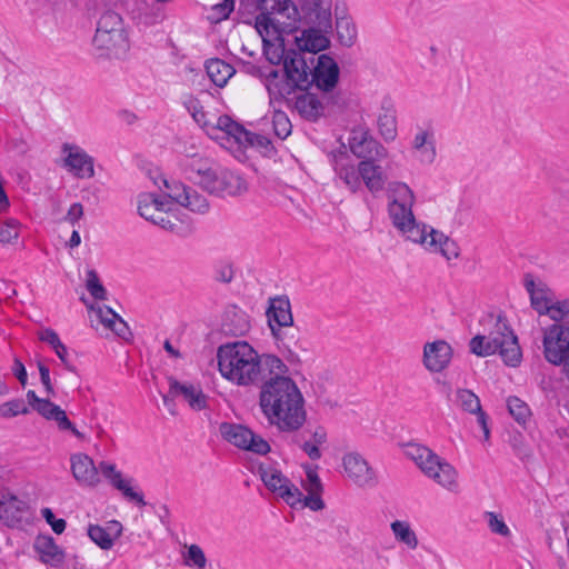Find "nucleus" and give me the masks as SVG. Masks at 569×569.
<instances>
[{
  "mask_svg": "<svg viewBox=\"0 0 569 569\" xmlns=\"http://www.w3.org/2000/svg\"><path fill=\"white\" fill-rule=\"evenodd\" d=\"M405 455L417 465L422 473L439 458L431 449L419 443L406 445Z\"/></svg>",
  "mask_w": 569,
  "mask_h": 569,
  "instance_id": "35",
  "label": "nucleus"
},
{
  "mask_svg": "<svg viewBox=\"0 0 569 569\" xmlns=\"http://www.w3.org/2000/svg\"><path fill=\"white\" fill-rule=\"evenodd\" d=\"M295 109L309 121H316L323 114V104L317 96L309 92L296 97Z\"/></svg>",
  "mask_w": 569,
  "mask_h": 569,
  "instance_id": "27",
  "label": "nucleus"
},
{
  "mask_svg": "<svg viewBox=\"0 0 569 569\" xmlns=\"http://www.w3.org/2000/svg\"><path fill=\"white\" fill-rule=\"evenodd\" d=\"M338 39L345 47H351L357 39V28L350 18L342 17L336 21Z\"/></svg>",
  "mask_w": 569,
  "mask_h": 569,
  "instance_id": "41",
  "label": "nucleus"
},
{
  "mask_svg": "<svg viewBox=\"0 0 569 569\" xmlns=\"http://www.w3.org/2000/svg\"><path fill=\"white\" fill-rule=\"evenodd\" d=\"M221 184L220 197L239 196L248 189L246 180L228 169L221 170Z\"/></svg>",
  "mask_w": 569,
  "mask_h": 569,
  "instance_id": "38",
  "label": "nucleus"
},
{
  "mask_svg": "<svg viewBox=\"0 0 569 569\" xmlns=\"http://www.w3.org/2000/svg\"><path fill=\"white\" fill-rule=\"evenodd\" d=\"M453 357L452 347L443 339L426 342L422 349V365L430 373H440L449 366Z\"/></svg>",
  "mask_w": 569,
  "mask_h": 569,
  "instance_id": "15",
  "label": "nucleus"
},
{
  "mask_svg": "<svg viewBox=\"0 0 569 569\" xmlns=\"http://www.w3.org/2000/svg\"><path fill=\"white\" fill-rule=\"evenodd\" d=\"M19 237L18 221L9 220L0 224V242L10 243Z\"/></svg>",
  "mask_w": 569,
  "mask_h": 569,
  "instance_id": "54",
  "label": "nucleus"
},
{
  "mask_svg": "<svg viewBox=\"0 0 569 569\" xmlns=\"http://www.w3.org/2000/svg\"><path fill=\"white\" fill-rule=\"evenodd\" d=\"M12 372L22 386L27 383L28 375L26 367L18 358L13 360Z\"/></svg>",
  "mask_w": 569,
  "mask_h": 569,
  "instance_id": "61",
  "label": "nucleus"
},
{
  "mask_svg": "<svg viewBox=\"0 0 569 569\" xmlns=\"http://www.w3.org/2000/svg\"><path fill=\"white\" fill-rule=\"evenodd\" d=\"M209 136L212 139L226 141L229 147H233L236 144L239 148H263L270 143L269 139L246 130L241 124L233 121L229 116H220L217 119L216 126H212L209 129Z\"/></svg>",
  "mask_w": 569,
  "mask_h": 569,
  "instance_id": "7",
  "label": "nucleus"
},
{
  "mask_svg": "<svg viewBox=\"0 0 569 569\" xmlns=\"http://www.w3.org/2000/svg\"><path fill=\"white\" fill-rule=\"evenodd\" d=\"M122 526L118 521L109 522L108 529L98 525H91L88 528V536L97 543L101 549L109 550L113 546V538L111 535L119 536L121 533Z\"/></svg>",
  "mask_w": 569,
  "mask_h": 569,
  "instance_id": "33",
  "label": "nucleus"
},
{
  "mask_svg": "<svg viewBox=\"0 0 569 569\" xmlns=\"http://www.w3.org/2000/svg\"><path fill=\"white\" fill-rule=\"evenodd\" d=\"M29 407L23 399H13L0 405V417L9 419L19 415H28Z\"/></svg>",
  "mask_w": 569,
  "mask_h": 569,
  "instance_id": "45",
  "label": "nucleus"
},
{
  "mask_svg": "<svg viewBox=\"0 0 569 569\" xmlns=\"http://www.w3.org/2000/svg\"><path fill=\"white\" fill-rule=\"evenodd\" d=\"M391 201L388 212L395 228L416 243L422 244L431 252L441 253L447 260L457 259L460 254L459 246L448 236L426 224L417 223L412 206L415 203L413 191L403 182L389 184Z\"/></svg>",
  "mask_w": 569,
  "mask_h": 569,
  "instance_id": "2",
  "label": "nucleus"
},
{
  "mask_svg": "<svg viewBox=\"0 0 569 569\" xmlns=\"http://www.w3.org/2000/svg\"><path fill=\"white\" fill-rule=\"evenodd\" d=\"M547 315L553 321H561L565 318H569V299L557 301L547 308Z\"/></svg>",
  "mask_w": 569,
  "mask_h": 569,
  "instance_id": "53",
  "label": "nucleus"
},
{
  "mask_svg": "<svg viewBox=\"0 0 569 569\" xmlns=\"http://www.w3.org/2000/svg\"><path fill=\"white\" fill-rule=\"evenodd\" d=\"M67 153L64 159L66 167L78 178H91L94 174L93 159L77 146H63Z\"/></svg>",
  "mask_w": 569,
  "mask_h": 569,
  "instance_id": "23",
  "label": "nucleus"
},
{
  "mask_svg": "<svg viewBox=\"0 0 569 569\" xmlns=\"http://www.w3.org/2000/svg\"><path fill=\"white\" fill-rule=\"evenodd\" d=\"M26 509V503L12 495H0V520L8 525L18 522Z\"/></svg>",
  "mask_w": 569,
  "mask_h": 569,
  "instance_id": "34",
  "label": "nucleus"
},
{
  "mask_svg": "<svg viewBox=\"0 0 569 569\" xmlns=\"http://www.w3.org/2000/svg\"><path fill=\"white\" fill-rule=\"evenodd\" d=\"M56 355L58 358L62 361V363L66 366V368L69 371H74V367L69 362L68 360V350L67 347L60 342L54 349Z\"/></svg>",
  "mask_w": 569,
  "mask_h": 569,
  "instance_id": "64",
  "label": "nucleus"
},
{
  "mask_svg": "<svg viewBox=\"0 0 569 569\" xmlns=\"http://www.w3.org/2000/svg\"><path fill=\"white\" fill-rule=\"evenodd\" d=\"M378 127L381 136L387 141H391L396 138L397 126L396 118L392 114L383 113L378 118Z\"/></svg>",
  "mask_w": 569,
  "mask_h": 569,
  "instance_id": "49",
  "label": "nucleus"
},
{
  "mask_svg": "<svg viewBox=\"0 0 569 569\" xmlns=\"http://www.w3.org/2000/svg\"><path fill=\"white\" fill-rule=\"evenodd\" d=\"M338 174L341 180L346 183V186L352 191L356 192L361 187V176L359 173V166L356 168L355 166H341L338 169Z\"/></svg>",
  "mask_w": 569,
  "mask_h": 569,
  "instance_id": "43",
  "label": "nucleus"
},
{
  "mask_svg": "<svg viewBox=\"0 0 569 569\" xmlns=\"http://www.w3.org/2000/svg\"><path fill=\"white\" fill-rule=\"evenodd\" d=\"M27 399L33 410L47 420H53L60 431H69L81 441L87 439L86 435L76 428L69 420L66 411L58 405L51 402L49 399L39 398L33 390L27 392Z\"/></svg>",
  "mask_w": 569,
  "mask_h": 569,
  "instance_id": "12",
  "label": "nucleus"
},
{
  "mask_svg": "<svg viewBox=\"0 0 569 569\" xmlns=\"http://www.w3.org/2000/svg\"><path fill=\"white\" fill-rule=\"evenodd\" d=\"M37 365H38V370H39V373H40V380H41V383L43 385V387L46 389L47 395L48 396H54V389H53V386L51 383L49 368L42 361H38Z\"/></svg>",
  "mask_w": 569,
  "mask_h": 569,
  "instance_id": "56",
  "label": "nucleus"
},
{
  "mask_svg": "<svg viewBox=\"0 0 569 569\" xmlns=\"http://www.w3.org/2000/svg\"><path fill=\"white\" fill-rule=\"evenodd\" d=\"M306 9L309 19L321 30L331 29L330 4L323 0H306Z\"/></svg>",
  "mask_w": 569,
  "mask_h": 569,
  "instance_id": "31",
  "label": "nucleus"
},
{
  "mask_svg": "<svg viewBox=\"0 0 569 569\" xmlns=\"http://www.w3.org/2000/svg\"><path fill=\"white\" fill-rule=\"evenodd\" d=\"M257 8L256 29L264 39L296 30L299 11L291 0H257Z\"/></svg>",
  "mask_w": 569,
  "mask_h": 569,
  "instance_id": "5",
  "label": "nucleus"
},
{
  "mask_svg": "<svg viewBox=\"0 0 569 569\" xmlns=\"http://www.w3.org/2000/svg\"><path fill=\"white\" fill-rule=\"evenodd\" d=\"M221 170L222 168H219L216 166V168L209 173L208 178L202 182L200 188L206 190L207 192L216 196H220L221 193Z\"/></svg>",
  "mask_w": 569,
  "mask_h": 569,
  "instance_id": "51",
  "label": "nucleus"
},
{
  "mask_svg": "<svg viewBox=\"0 0 569 569\" xmlns=\"http://www.w3.org/2000/svg\"><path fill=\"white\" fill-rule=\"evenodd\" d=\"M339 79V67L337 62L327 54L317 57L315 67H312L310 86L316 87L322 91H331Z\"/></svg>",
  "mask_w": 569,
  "mask_h": 569,
  "instance_id": "19",
  "label": "nucleus"
},
{
  "mask_svg": "<svg viewBox=\"0 0 569 569\" xmlns=\"http://www.w3.org/2000/svg\"><path fill=\"white\" fill-rule=\"evenodd\" d=\"M219 432L226 441L240 449L258 455H266L270 451V445L262 437L242 425L222 422L219 426Z\"/></svg>",
  "mask_w": 569,
  "mask_h": 569,
  "instance_id": "10",
  "label": "nucleus"
},
{
  "mask_svg": "<svg viewBox=\"0 0 569 569\" xmlns=\"http://www.w3.org/2000/svg\"><path fill=\"white\" fill-rule=\"evenodd\" d=\"M250 327L249 317L243 310L237 307L226 310L222 320V330L226 335L241 337L250 330Z\"/></svg>",
  "mask_w": 569,
  "mask_h": 569,
  "instance_id": "26",
  "label": "nucleus"
},
{
  "mask_svg": "<svg viewBox=\"0 0 569 569\" xmlns=\"http://www.w3.org/2000/svg\"><path fill=\"white\" fill-rule=\"evenodd\" d=\"M423 475L450 492L457 493L460 490L458 471L440 456Z\"/></svg>",
  "mask_w": 569,
  "mask_h": 569,
  "instance_id": "21",
  "label": "nucleus"
},
{
  "mask_svg": "<svg viewBox=\"0 0 569 569\" xmlns=\"http://www.w3.org/2000/svg\"><path fill=\"white\" fill-rule=\"evenodd\" d=\"M488 338L490 343L495 346V353L499 352L507 366L517 367L520 363L522 352L518 338L505 319L498 317Z\"/></svg>",
  "mask_w": 569,
  "mask_h": 569,
  "instance_id": "8",
  "label": "nucleus"
},
{
  "mask_svg": "<svg viewBox=\"0 0 569 569\" xmlns=\"http://www.w3.org/2000/svg\"><path fill=\"white\" fill-rule=\"evenodd\" d=\"M42 517L51 526L52 530L60 535L64 531L67 522L64 519H57L50 508H43L41 510Z\"/></svg>",
  "mask_w": 569,
  "mask_h": 569,
  "instance_id": "55",
  "label": "nucleus"
},
{
  "mask_svg": "<svg viewBox=\"0 0 569 569\" xmlns=\"http://www.w3.org/2000/svg\"><path fill=\"white\" fill-rule=\"evenodd\" d=\"M38 338L41 341L47 342L52 349L61 342L58 333L51 328H46L39 331Z\"/></svg>",
  "mask_w": 569,
  "mask_h": 569,
  "instance_id": "59",
  "label": "nucleus"
},
{
  "mask_svg": "<svg viewBox=\"0 0 569 569\" xmlns=\"http://www.w3.org/2000/svg\"><path fill=\"white\" fill-rule=\"evenodd\" d=\"M192 117L197 123H199L202 128L206 129L207 133L209 134V129L213 126L208 123L206 120V112L202 110V107L197 108L193 107Z\"/></svg>",
  "mask_w": 569,
  "mask_h": 569,
  "instance_id": "63",
  "label": "nucleus"
},
{
  "mask_svg": "<svg viewBox=\"0 0 569 569\" xmlns=\"http://www.w3.org/2000/svg\"><path fill=\"white\" fill-rule=\"evenodd\" d=\"M303 507H308L309 509L313 511H319L325 508V502L321 498V493H313L303 496L301 502Z\"/></svg>",
  "mask_w": 569,
  "mask_h": 569,
  "instance_id": "57",
  "label": "nucleus"
},
{
  "mask_svg": "<svg viewBox=\"0 0 569 569\" xmlns=\"http://www.w3.org/2000/svg\"><path fill=\"white\" fill-rule=\"evenodd\" d=\"M306 480L302 482L303 489L308 495L322 493L323 487L316 468L306 467Z\"/></svg>",
  "mask_w": 569,
  "mask_h": 569,
  "instance_id": "50",
  "label": "nucleus"
},
{
  "mask_svg": "<svg viewBox=\"0 0 569 569\" xmlns=\"http://www.w3.org/2000/svg\"><path fill=\"white\" fill-rule=\"evenodd\" d=\"M351 152L362 159H385L387 150L369 133L365 127L352 129L349 138Z\"/></svg>",
  "mask_w": 569,
  "mask_h": 569,
  "instance_id": "16",
  "label": "nucleus"
},
{
  "mask_svg": "<svg viewBox=\"0 0 569 569\" xmlns=\"http://www.w3.org/2000/svg\"><path fill=\"white\" fill-rule=\"evenodd\" d=\"M342 467L347 478L358 488H375L379 476L369 461L359 452H348L342 457Z\"/></svg>",
  "mask_w": 569,
  "mask_h": 569,
  "instance_id": "11",
  "label": "nucleus"
},
{
  "mask_svg": "<svg viewBox=\"0 0 569 569\" xmlns=\"http://www.w3.org/2000/svg\"><path fill=\"white\" fill-rule=\"evenodd\" d=\"M83 216V206L80 202L72 203L63 220L74 226Z\"/></svg>",
  "mask_w": 569,
  "mask_h": 569,
  "instance_id": "58",
  "label": "nucleus"
},
{
  "mask_svg": "<svg viewBox=\"0 0 569 569\" xmlns=\"http://www.w3.org/2000/svg\"><path fill=\"white\" fill-rule=\"evenodd\" d=\"M508 410L510 415L519 423H526L530 417V409L528 405L518 397H509L507 400Z\"/></svg>",
  "mask_w": 569,
  "mask_h": 569,
  "instance_id": "44",
  "label": "nucleus"
},
{
  "mask_svg": "<svg viewBox=\"0 0 569 569\" xmlns=\"http://www.w3.org/2000/svg\"><path fill=\"white\" fill-rule=\"evenodd\" d=\"M485 518L492 533L499 535L501 537L510 536V529L500 515L492 511H487L485 512Z\"/></svg>",
  "mask_w": 569,
  "mask_h": 569,
  "instance_id": "47",
  "label": "nucleus"
},
{
  "mask_svg": "<svg viewBox=\"0 0 569 569\" xmlns=\"http://www.w3.org/2000/svg\"><path fill=\"white\" fill-rule=\"evenodd\" d=\"M412 149L420 162H433L436 158L433 133L427 130L419 131L413 138Z\"/></svg>",
  "mask_w": 569,
  "mask_h": 569,
  "instance_id": "32",
  "label": "nucleus"
},
{
  "mask_svg": "<svg viewBox=\"0 0 569 569\" xmlns=\"http://www.w3.org/2000/svg\"><path fill=\"white\" fill-rule=\"evenodd\" d=\"M93 46L102 57L120 58L129 50V40L122 18L114 11H106L98 21Z\"/></svg>",
  "mask_w": 569,
  "mask_h": 569,
  "instance_id": "6",
  "label": "nucleus"
},
{
  "mask_svg": "<svg viewBox=\"0 0 569 569\" xmlns=\"http://www.w3.org/2000/svg\"><path fill=\"white\" fill-rule=\"evenodd\" d=\"M301 449L307 453V456L311 460H319L321 458V451L319 449V446L311 441L303 442Z\"/></svg>",
  "mask_w": 569,
  "mask_h": 569,
  "instance_id": "62",
  "label": "nucleus"
},
{
  "mask_svg": "<svg viewBox=\"0 0 569 569\" xmlns=\"http://www.w3.org/2000/svg\"><path fill=\"white\" fill-rule=\"evenodd\" d=\"M154 184H157L160 189L163 188L164 193L170 199L178 202L182 207H186L190 211L204 213L209 209V202L207 198L181 181H170L164 177H159L154 180Z\"/></svg>",
  "mask_w": 569,
  "mask_h": 569,
  "instance_id": "9",
  "label": "nucleus"
},
{
  "mask_svg": "<svg viewBox=\"0 0 569 569\" xmlns=\"http://www.w3.org/2000/svg\"><path fill=\"white\" fill-rule=\"evenodd\" d=\"M377 159H366L359 162L361 182L365 183L371 193L383 190L387 178L382 168L375 163Z\"/></svg>",
  "mask_w": 569,
  "mask_h": 569,
  "instance_id": "25",
  "label": "nucleus"
},
{
  "mask_svg": "<svg viewBox=\"0 0 569 569\" xmlns=\"http://www.w3.org/2000/svg\"><path fill=\"white\" fill-rule=\"evenodd\" d=\"M96 316L100 323H102L107 329L112 330L119 337L124 338L130 333L126 321H123L122 318H120L111 308L99 307L96 310Z\"/></svg>",
  "mask_w": 569,
  "mask_h": 569,
  "instance_id": "36",
  "label": "nucleus"
},
{
  "mask_svg": "<svg viewBox=\"0 0 569 569\" xmlns=\"http://www.w3.org/2000/svg\"><path fill=\"white\" fill-rule=\"evenodd\" d=\"M99 473L101 472L102 476L110 482L112 487L121 491L126 499L136 502L140 507H144L147 505L143 498V493L134 490L130 486L132 481L131 479L122 478V473L119 470H117L116 465L107 461H101L99 463Z\"/></svg>",
  "mask_w": 569,
  "mask_h": 569,
  "instance_id": "20",
  "label": "nucleus"
},
{
  "mask_svg": "<svg viewBox=\"0 0 569 569\" xmlns=\"http://www.w3.org/2000/svg\"><path fill=\"white\" fill-rule=\"evenodd\" d=\"M278 370L259 387V408L270 426L295 432L307 419L305 398L283 361Z\"/></svg>",
  "mask_w": 569,
  "mask_h": 569,
  "instance_id": "1",
  "label": "nucleus"
},
{
  "mask_svg": "<svg viewBox=\"0 0 569 569\" xmlns=\"http://www.w3.org/2000/svg\"><path fill=\"white\" fill-rule=\"evenodd\" d=\"M164 206L166 203L153 193H142L138 199V212L142 218L164 230L173 231L177 227V219Z\"/></svg>",
  "mask_w": 569,
  "mask_h": 569,
  "instance_id": "14",
  "label": "nucleus"
},
{
  "mask_svg": "<svg viewBox=\"0 0 569 569\" xmlns=\"http://www.w3.org/2000/svg\"><path fill=\"white\" fill-rule=\"evenodd\" d=\"M214 168L216 166L210 159L202 157H191L184 164L188 179L199 187Z\"/></svg>",
  "mask_w": 569,
  "mask_h": 569,
  "instance_id": "30",
  "label": "nucleus"
},
{
  "mask_svg": "<svg viewBox=\"0 0 569 569\" xmlns=\"http://www.w3.org/2000/svg\"><path fill=\"white\" fill-rule=\"evenodd\" d=\"M259 472L266 487L289 506L295 507L301 502L302 492L280 470L268 467L260 468Z\"/></svg>",
  "mask_w": 569,
  "mask_h": 569,
  "instance_id": "13",
  "label": "nucleus"
},
{
  "mask_svg": "<svg viewBox=\"0 0 569 569\" xmlns=\"http://www.w3.org/2000/svg\"><path fill=\"white\" fill-rule=\"evenodd\" d=\"M86 287L94 299L104 300L107 298V291L101 284L97 272L92 269L87 271Z\"/></svg>",
  "mask_w": 569,
  "mask_h": 569,
  "instance_id": "48",
  "label": "nucleus"
},
{
  "mask_svg": "<svg viewBox=\"0 0 569 569\" xmlns=\"http://www.w3.org/2000/svg\"><path fill=\"white\" fill-rule=\"evenodd\" d=\"M326 30L319 28H309L303 30L299 37H296L297 49L306 54H316L328 48L329 39L323 34Z\"/></svg>",
  "mask_w": 569,
  "mask_h": 569,
  "instance_id": "24",
  "label": "nucleus"
},
{
  "mask_svg": "<svg viewBox=\"0 0 569 569\" xmlns=\"http://www.w3.org/2000/svg\"><path fill=\"white\" fill-rule=\"evenodd\" d=\"M470 351L478 357H488L495 353V346L490 343L488 336L477 335L469 342Z\"/></svg>",
  "mask_w": 569,
  "mask_h": 569,
  "instance_id": "46",
  "label": "nucleus"
},
{
  "mask_svg": "<svg viewBox=\"0 0 569 569\" xmlns=\"http://www.w3.org/2000/svg\"><path fill=\"white\" fill-rule=\"evenodd\" d=\"M531 305L532 307L539 312V313H547L548 301L543 297L542 291L532 292L530 296Z\"/></svg>",
  "mask_w": 569,
  "mask_h": 569,
  "instance_id": "60",
  "label": "nucleus"
},
{
  "mask_svg": "<svg viewBox=\"0 0 569 569\" xmlns=\"http://www.w3.org/2000/svg\"><path fill=\"white\" fill-rule=\"evenodd\" d=\"M183 562L188 567L196 569H204L207 567V558L198 545H190L187 547V551L183 553Z\"/></svg>",
  "mask_w": 569,
  "mask_h": 569,
  "instance_id": "42",
  "label": "nucleus"
},
{
  "mask_svg": "<svg viewBox=\"0 0 569 569\" xmlns=\"http://www.w3.org/2000/svg\"><path fill=\"white\" fill-rule=\"evenodd\" d=\"M34 548L43 562L51 566L60 565L64 559L63 550L56 545L52 537L40 536L34 542Z\"/></svg>",
  "mask_w": 569,
  "mask_h": 569,
  "instance_id": "28",
  "label": "nucleus"
},
{
  "mask_svg": "<svg viewBox=\"0 0 569 569\" xmlns=\"http://www.w3.org/2000/svg\"><path fill=\"white\" fill-rule=\"evenodd\" d=\"M169 385L172 398L182 397L192 410L200 411L207 407L208 398L199 385L179 382L174 378L169 379Z\"/></svg>",
  "mask_w": 569,
  "mask_h": 569,
  "instance_id": "22",
  "label": "nucleus"
},
{
  "mask_svg": "<svg viewBox=\"0 0 569 569\" xmlns=\"http://www.w3.org/2000/svg\"><path fill=\"white\" fill-rule=\"evenodd\" d=\"M280 36L281 34H279L278 37H266V39L261 37L263 40L264 56L268 59V61H270L272 64H279L281 62L284 64V59L287 58V54L290 51V49H286L282 43L276 44L270 42V40L272 39L279 40Z\"/></svg>",
  "mask_w": 569,
  "mask_h": 569,
  "instance_id": "40",
  "label": "nucleus"
},
{
  "mask_svg": "<svg viewBox=\"0 0 569 569\" xmlns=\"http://www.w3.org/2000/svg\"><path fill=\"white\" fill-rule=\"evenodd\" d=\"M218 370L223 379L242 388L260 387L282 360L271 353H259L247 341L227 342L217 349Z\"/></svg>",
  "mask_w": 569,
  "mask_h": 569,
  "instance_id": "3",
  "label": "nucleus"
},
{
  "mask_svg": "<svg viewBox=\"0 0 569 569\" xmlns=\"http://www.w3.org/2000/svg\"><path fill=\"white\" fill-rule=\"evenodd\" d=\"M390 527L397 541L412 550L418 547L417 535L407 521L396 520Z\"/></svg>",
  "mask_w": 569,
  "mask_h": 569,
  "instance_id": "39",
  "label": "nucleus"
},
{
  "mask_svg": "<svg viewBox=\"0 0 569 569\" xmlns=\"http://www.w3.org/2000/svg\"><path fill=\"white\" fill-rule=\"evenodd\" d=\"M451 401L461 411L470 415H476L477 421L483 431L485 440H489L490 430L488 427V416L482 410L479 397L469 389L458 388L453 392V398L451 399Z\"/></svg>",
  "mask_w": 569,
  "mask_h": 569,
  "instance_id": "18",
  "label": "nucleus"
},
{
  "mask_svg": "<svg viewBox=\"0 0 569 569\" xmlns=\"http://www.w3.org/2000/svg\"><path fill=\"white\" fill-rule=\"evenodd\" d=\"M272 123H273V130L274 133L281 138H287L291 132V123L288 119V117L280 111H277L273 113L272 117Z\"/></svg>",
  "mask_w": 569,
  "mask_h": 569,
  "instance_id": "52",
  "label": "nucleus"
},
{
  "mask_svg": "<svg viewBox=\"0 0 569 569\" xmlns=\"http://www.w3.org/2000/svg\"><path fill=\"white\" fill-rule=\"evenodd\" d=\"M207 74L217 87H224L234 74V68L221 59H211L206 64Z\"/></svg>",
  "mask_w": 569,
  "mask_h": 569,
  "instance_id": "37",
  "label": "nucleus"
},
{
  "mask_svg": "<svg viewBox=\"0 0 569 569\" xmlns=\"http://www.w3.org/2000/svg\"><path fill=\"white\" fill-rule=\"evenodd\" d=\"M269 325L273 335H276V326L278 329L289 327L293 323V318L288 300L277 299L268 311Z\"/></svg>",
  "mask_w": 569,
  "mask_h": 569,
  "instance_id": "29",
  "label": "nucleus"
},
{
  "mask_svg": "<svg viewBox=\"0 0 569 569\" xmlns=\"http://www.w3.org/2000/svg\"><path fill=\"white\" fill-rule=\"evenodd\" d=\"M70 470L74 480L81 487L93 488L100 483V469L87 453L77 452L71 455Z\"/></svg>",
  "mask_w": 569,
  "mask_h": 569,
  "instance_id": "17",
  "label": "nucleus"
},
{
  "mask_svg": "<svg viewBox=\"0 0 569 569\" xmlns=\"http://www.w3.org/2000/svg\"><path fill=\"white\" fill-rule=\"evenodd\" d=\"M316 60L317 57L312 54H306L298 49H290L283 64L287 79L280 78L277 70L270 71L266 80L269 94L278 99L290 94L295 88L308 89Z\"/></svg>",
  "mask_w": 569,
  "mask_h": 569,
  "instance_id": "4",
  "label": "nucleus"
}]
</instances>
